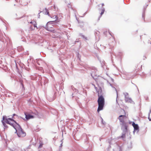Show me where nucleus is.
I'll return each instance as SVG.
<instances>
[{
	"label": "nucleus",
	"instance_id": "f257e3e1",
	"mask_svg": "<svg viewBox=\"0 0 151 151\" xmlns=\"http://www.w3.org/2000/svg\"><path fill=\"white\" fill-rule=\"evenodd\" d=\"M15 122V121L11 118H8L6 116L3 117L2 123L4 126L6 123L13 126L16 129L17 135L19 137H24L26 135V133L18 125V127L16 128L13 125L14 123Z\"/></svg>",
	"mask_w": 151,
	"mask_h": 151
},
{
	"label": "nucleus",
	"instance_id": "f03ea898",
	"mask_svg": "<svg viewBox=\"0 0 151 151\" xmlns=\"http://www.w3.org/2000/svg\"><path fill=\"white\" fill-rule=\"evenodd\" d=\"M53 17H55L54 18H55V19L52 21L49 22L47 23L46 27V29L49 31L53 32L54 33L55 30L53 29V28L54 27V25H55V24L57 23V22L56 21L58 19V17L55 15Z\"/></svg>",
	"mask_w": 151,
	"mask_h": 151
},
{
	"label": "nucleus",
	"instance_id": "7ed1b4c3",
	"mask_svg": "<svg viewBox=\"0 0 151 151\" xmlns=\"http://www.w3.org/2000/svg\"><path fill=\"white\" fill-rule=\"evenodd\" d=\"M98 102L99 106L97 111L99 112L100 111L103 109L104 105V99L102 96H100L99 95Z\"/></svg>",
	"mask_w": 151,
	"mask_h": 151
},
{
	"label": "nucleus",
	"instance_id": "20e7f679",
	"mask_svg": "<svg viewBox=\"0 0 151 151\" xmlns=\"http://www.w3.org/2000/svg\"><path fill=\"white\" fill-rule=\"evenodd\" d=\"M124 112V114L123 115H120L118 118L120 122L122 123V125H124L125 124V120L127 118V117L126 115V112L124 110H123Z\"/></svg>",
	"mask_w": 151,
	"mask_h": 151
},
{
	"label": "nucleus",
	"instance_id": "39448f33",
	"mask_svg": "<svg viewBox=\"0 0 151 151\" xmlns=\"http://www.w3.org/2000/svg\"><path fill=\"white\" fill-rule=\"evenodd\" d=\"M30 23L32 24L30 27V29L31 30H34L35 28H36L37 29H38L37 27V24L36 22L35 21H32L30 22Z\"/></svg>",
	"mask_w": 151,
	"mask_h": 151
},
{
	"label": "nucleus",
	"instance_id": "423d86ee",
	"mask_svg": "<svg viewBox=\"0 0 151 151\" xmlns=\"http://www.w3.org/2000/svg\"><path fill=\"white\" fill-rule=\"evenodd\" d=\"M24 114L25 116V118L27 120H28L34 118L33 116L29 114L27 112H25Z\"/></svg>",
	"mask_w": 151,
	"mask_h": 151
},
{
	"label": "nucleus",
	"instance_id": "0eeeda50",
	"mask_svg": "<svg viewBox=\"0 0 151 151\" xmlns=\"http://www.w3.org/2000/svg\"><path fill=\"white\" fill-rule=\"evenodd\" d=\"M132 125L134 127V130H139V127L137 124H136L134 122H133Z\"/></svg>",
	"mask_w": 151,
	"mask_h": 151
},
{
	"label": "nucleus",
	"instance_id": "6e6552de",
	"mask_svg": "<svg viewBox=\"0 0 151 151\" xmlns=\"http://www.w3.org/2000/svg\"><path fill=\"white\" fill-rule=\"evenodd\" d=\"M14 151H23V150L20 147H16L14 149Z\"/></svg>",
	"mask_w": 151,
	"mask_h": 151
},
{
	"label": "nucleus",
	"instance_id": "1a4fd4ad",
	"mask_svg": "<svg viewBox=\"0 0 151 151\" xmlns=\"http://www.w3.org/2000/svg\"><path fill=\"white\" fill-rule=\"evenodd\" d=\"M105 12V9L104 8H103L101 10V12L100 13V17H101L102 15L104 14V12Z\"/></svg>",
	"mask_w": 151,
	"mask_h": 151
},
{
	"label": "nucleus",
	"instance_id": "9d476101",
	"mask_svg": "<svg viewBox=\"0 0 151 151\" xmlns=\"http://www.w3.org/2000/svg\"><path fill=\"white\" fill-rule=\"evenodd\" d=\"M44 12H45V14H47L49 16H50L49 12L48 11V10L46 9H45V11H44Z\"/></svg>",
	"mask_w": 151,
	"mask_h": 151
},
{
	"label": "nucleus",
	"instance_id": "9b49d317",
	"mask_svg": "<svg viewBox=\"0 0 151 151\" xmlns=\"http://www.w3.org/2000/svg\"><path fill=\"white\" fill-rule=\"evenodd\" d=\"M107 33V31H106L105 32H104V34H105V35H106V33Z\"/></svg>",
	"mask_w": 151,
	"mask_h": 151
},
{
	"label": "nucleus",
	"instance_id": "f8f14e48",
	"mask_svg": "<svg viewBox=\"0 0 151 151\" xmlns=\"http://www.w3.org/2000/svg\"><path fill=\"white\" fill-rule=\"evenodd\" d=\"M148 119H149V120L150 121H151V119L150 118H149H149H148Z\"/></svg>",
	"mask_w": 151,
	"mask_h": 151
},
{
	"label": "nucleus",
	"instance_id": "ddd939ff",
	"mask_svg": "<svg viewBox=\"0 0 151 151\" xmlns=\"http://www.w3.org/2000/svg\"><path fill=\"white\" fill-rule=\"evenodd\" d=\"M42 147V145H40L39 146V147L40 148Z\"/></svg>",
	"mask_w": 151,
	"mask_h": 151
},
{
	"label": "nucleus",
	"instance_id": "4468645a",
	"mask_svg": "<svg viewBox=\"0 0 151 151\" xmlns=\"http://www.w3.org/2000/svg\"><path fill=\"white\" fill-rule=\"evenodd\" d=\"M101 5L102 6H103L104 5V4H101Z\"/></svg>",
	"mask_w": 151,
	"mask_h": 151
},
{
	"label": "nucleus",
	"instance_id": "2eb2a0df",
	"mask_svg": "<svg viewBox=\"0 0 151 151\" xmlns=\"http://www.w3.org/2000/svg\"><path fill=\"white\" fill-rule=\"evenodd\" d=\"M123 137H124L123 135H122V137L123 138Z\"/></svg>",
	"mask_w": 151,
	"mask_h": 151
},
{
	"label": "nucleus",
	"instance_id": "dca6fc26",
	"mask_svg": "<svg viewBox=\"0 0 151 151\" xmlns=\"http://www.w3.org/2000/svg\"><path fill=\"white\" fill-rule=\"evenodd\" d=\"M150 44H151V43Z\"/></svg>",
	"mask_w": 151,
	"mask_h": 151
}]
</instances>
